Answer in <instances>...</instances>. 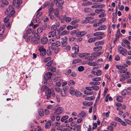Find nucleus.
Wrapping results in <instances>:
<instances>
[{
    "label": "nucleus",
    "instance_id": "nucleus-1",
    "mask_svg": "<svg viewBox=\"0 0 131 131\" xmlns=\"http://www.w3.org/2000/svg\"><path fill=\"white\" fill-rule=\"evenodd\" d=\"M97 67H94L93 68L91 72V73L97 76H100L102 74V72L101 70L98 69Z\"/></svg>",
    "mask_w": 131,
    "mask_h": 131
},
{
    "label": "nucleus",
    "instance_id": "nucleus-2",
    "mask_svg": "<svg viewBox=\"0 0 131 131\" xmlns=\"http://www.w3.org/2000/svg\"><path fill=\"white\" fill-rule=\"evenodd\" d=\"M9 13L10 17L14 16L15 12L14 9L12 5H10L9 6V10H7L5 12V13L6 15L8 14Z\"/></svg>",
    "mask_w": 131,
    "mask_h": 131
},
{
    "label": "nucleus",
    "instance_id": "nucleus-3",
    "mask_svg": "<svg viewBox=\"0 0 131 131\" xmlns=\"http://www.w3.org/2000/svg\"><path fill=\"white\" fill-rule=\"evenodd\" d=\"M130 43L126 39H124L123 40V42L122 43V46L127 48L128 49H130L131 47L130 46Z\"/></svg>",
    "mask_w": 131,
    "mask_h": 131
},
{
    "label": "nucleus",
    "instance_id": "nucleus-4",
    "mask_svg": "<svg viewBox=\"0 0 131 131\" xmlns=\"http://www.w3.org/2000/svg\"><path fill=\"white\" fill-rule=\"evenodd\" d=\"M104 33L103 32H98L93 34V35L95 37V38L97 40L101 39L102 38L103 36L104 35Z\"/></svg>",
    "mask_w": 131,
    "mask_h": 131
},
{
    "label": "nucleus",
    "instance_id": "nucleus-5",
    "mask_svg": "<svg viewBox=\"0 0 131 131\" xmlns=\"http://www.w3.org/2000/svg\"><path fill=\"white\" fill-rule=\"evenodd\" d=\"M54 1L57 7H59L61 9H62L63 8L62 6L64 3L63 0H54Z\"/></svg>",
    "mask_w": 131,
    "mask_h": 131
},
{
    "label": "nucleus",
    "instance_id": "nucleus-6",
    "mask_svg": "<svg viewBox=\"0 0 131 131\" xmlns=\"http://www.w3.org/2000/svg\"><path fill=\"white\" fill-rule=\"evenodd\" d=\"M90 53H83L80 54L79 56L81 58H85V59L89 60H91L92 59L91 58V57H89V56H90Z\"/></svg>",
    "mask_w": 131,
    "mask_h": 131
},
{
    "label": "nucleus",
    "instance_id": "nucleus-7",
    "mask_svg": "<svg viewBox=\"0 0 131 131\" xmlns=\"http://www.w3.org/2000/svg\"><path fill=\"white\" fill-rule=\"evenodd\" d=\"M53 90H50L48 87L47 88L46 90L45 91L46 95L47 96V98L48 99H49L52 93H53Z\"/></svg>",
    "mask_w": 131,
    "mask_h": 131
},
{
    "label": "nucleus",
    "instance_id": "nucleus-8",
    "mask_svg": "<svg viewBox=\"0 0 131 131\" xmlns=\"http://www.w3.org/2000/svg\"><path fill=\"white\" fill-rule=\"evenodd\" d=\"M118 52L120 53L123 55L125 56L127 54V51L122 47H121L118 49Z\"/></svg>",
    "mask_w": 131,
    "mask_h": 131
},
{
    "label": "nucleus",
    "instance_id": "nucleus-9",
    "mask_svg": "<svg viewBox=\"0 0 131 131\" xmlns=\"http://www.w3.org/2000/svg\"><path fill=\"white\" fill-rule=\"evenodd\" d=\"M61 46L62 47H64L67 44V38L66 37H64L61 38Z\"/></svg>",
    "mask_w": 131,
    "mask_h": 131
},
{
    "label": "nucleus",
    "instance_id": "nucleus-10",
    "mask_svg": "<svg viewBox=\"0 0 131 131\" xmlns=\"http://www.w3.org/2000/svg\"><path fill=\"white\" fill-rule=\"evenodd\" d=\"M60 43L59 41H57L55 42H53L51 44V47L52 49H55L58 46H60Z\"/></svg>",
    "mask_w": 131,
    "mask_h": 131
},
{
    "label": "nucleus",
    "instance_id": "nucleus-11",
    "mask_svg": "<svg viewBox=\"0 0 131 131\" xmlns=\"http://www.w3.org/2000/svg\"><path fill=\"white\" fill-rule=\"evenodd\" d=\"M52 74L50 72H47L45 74L44 76L45 80L47 81L48 79H51Z\"/></svg>",
    "mask_w": 131,
    "mask_h": 131
},
{
    "label": "nucleus",
    "instance_id": "nucleus-12",
    "mask_svg": "<svg viewBox=\"0 0 131 131\" xmlns=\"http://www.w3.org/2000/svg\"><path fill=\"white\" fill-rule=\"evenodd\" d=\"M63 111V108L61 107H58L56 111L54 114L55 115L56 114H59L62 113Z\"/></svg>",
    "mask_w": 131,
    "mask_h": 131
},
{
    "label": "nucleus",
    "instance_id": "nucleus-13",
    "mask_svg": "<svg viewBox=\"0 0 131 131\" xmlns=\"http://www.w3.org/2000/svg\"><path fill=\"white\" fill-rule=\"evenodd\" d=\"M79 48V46L77 45H76L72 47V50L74 52V53L76 54L78 52Z\"/></svg>",
    "mask_w": 131,
    "mask_h": 131
},
{
    "label": "nucleus",
    "instance_id": "nucleus-14",
    "mask_svg": "<svg viewBox=\"0 0 131 131\" xmlns=\"http://www.w3.org/2000/svg\"><path fill=\"white\" fill-rule=\"evenodd\" d=\"M128 66V64L126 63H123L122 65H117L116 66V67L118 69H121L125 68V67H127Z\"/></svg>",
    "mask_w": 131,
    "mask_h": 131
},
{
    "label": "nucleus",
    "instance_id": "nucleus-15",
    "mask_svg": "<svg viewBox=\"0 0 131 131\" xmlns=\"http://www.w3.org/2000/svg\"><path fill=\"white\" fill-rule=\"evenodd\" d=\"M56 31H51L48 34V36L49 38L53 37L56 35Z\"/></svg>",
    "mask_w": 131,
    "mask_h": 131
},
{
    "label": "nucleus",
    "instance_id": "nucleus-16",
    "mask_svg": "<svg viewBox=\"0 0 131 131\" xmlns=\"http://www.w3.org/2000/svg\"><path fill=\"white\" fill-rule=\"evenodd\" d=\"M2 29H0V38L2 39L3 38V34L4 31L5 26L4 24H2Z\"/></svg>",
    "mask_w": 131,
    "mask_h": 131
},
{
    "label": "nucleus",
    "instance_id": "nucleus-17",
    "mask_svg": "<svg viewBox=\"0 0 131 131\" xmlns=\"http://www.w3.org/2000/svg\"><path fill=\"white\" fill-rule=\"evenodd\" d=\"M86 32L85 31H79L78 30V34H77V37H81L86 34Z\"/></svg>",
    "mask_w": 131,
    "mask_h": 131
},
{
    "label": "nucleus",
    "instance_id": "nucleus-18",
    "mask_svg": "<svg viewBox=\"0 0 131 131\" xmlns=\"http://www.w3.org/2000/svg\"><path fill=\"white\" fill-rule=\"evenodd\" d=\"M47 38L45 36L42 37L41 39V42L43 44H46L48 42Z\"/></svg>",
    "mask_w": 131,
    "mask_h": 131
},
{
    "label": "nucleus",
    "instance_id": "nucleus-19",
    "mask_svg": "<svg viewBox=\"0 0 131 131\" xmlns=\"http://www.w3.org/2000/svg\"><path fill=\"white\" fill-rule=\"evenodd\" d=\"M80 125H78L75 126L73 128L74 131H80L81 129Z\"/></svg>",
    "mask_w": 131,
    "mask_h": 131
},
{
    "label": "nucleus",
    "instance_id": "nucleus-20",
    "mask_svg": "<svg viewBox=\"0 0 131 131\" xmlns=\"http://www.w3.org/2000/svg\"><path fill=\"white\" fill-rule=\"evenodd\" d=\"M53 4L51 3L49 4L48 2H46L43 5V7L44 8H45L47 7V6L48 5V7L50 6L51 7H52L53 6Z\"/></svg>",
    "mask_w": 131,
    "mask_h": 131
},
{
    "label": "nucleus",
    "instance_id": "nucleus-21",
    "mask_svg": "<svg viewBox=\"0 0 131 131\" xmlns=\"http://www.w3.org/2000/svg\"><path fill=\"white\" fill-rule=\"evenodd\" d=\"M107 28V27L105 25H102L99 26L97 28L98 30H105Z\"/></svg>",
    "mask_w": 131,
    "mask_h": 131
},
{
    "label": "nucleus",
    "instance_id": "nucleus-22",
    "mask_svg": "<svg viewBox=\"0 0 131 131\" xmlns=\"http://www.w3.org/2000/svg\"><path fill=\"white\" fill-rule=\"evenodd\" d=\"M74 91L75 89L73 87H70L69 89V93L71 95H74L75 92Z\"/></svg>",
    "mask_w": 131,
    "mask_h": 131
},
{
    "label": "nucleus",
    "instance_id": "nucleus-23",
    "mask_svg": "<svg viewBox=\"0 0 131 131\" xmlns=\"http://www.w3.org/2000/svg\"><path fill=\"white\" fill-rule=\"evenodd\" d=\"M86 113L84 111L81 112V113L79 114L78 115V117H83L84 116H85Z\"/></svg>",
    "mask_w": 131,
    "mask_h": 131
},
{
    "label": "nucleus",
    "instance_id": "nucleus-24",
    "mask_svg": "<svg viewBox=\"0 0 131 131\" xmlns=\"http://www.w3.org/2000/svg\"><path fill=\"white\" fill-rule=\"evenodd\" d=\"M104 43V41L103 40L95 42L94 43V45L95 46H97L101 45H102Z\"/></svg>",
    "mask_w": 131,
    "mask_h": 131
},
{
    "label": "nucleus",
    "instance_id": "nucleus-25",
    "mask_svg": "<svg viewBox=\"0 0 131 131\" xmlns=\"http://www.w3.org/2000/svg\"><path fill=\"white\" fill-rule=\"evenodd\" d=\"M93 104L92 102H83V105H86L87 106H90Z\"/></svg>",
    "mask_w": 131,
    "mask_h": 131
},
{
    "label": "nucleus",
    "instance_id": "nucleus-26",
    "mask_svg": "<svg viewBox=\"0 0 131 131\" xmlns=\"http://www.w3.org/2000/svg\"><path fill=\"white\" fill-rule=\"evenodd\" d=\"M61 94L62 96L64 97L67 95L66 90L62 89L61 91Z\"/></svg>",
    "mask_w": 131,
    "mask_h": 131
},
{
    "label": "nucleus",
    "instance_id": "nucleus-27",
    "mask_svg": "<svg viewBox=\"0 0 131 131\" xmlns=\"http://www.w3.org/2000/svg\"><path fill=\"white\" fill-rule=\"evenodd\" d=\"M84 92L85 94L87 95H91L93 94V95H95V93L94 94L93 93L94 92V91L89 92L85 90L84 91Z\"/></svg>",
    "mask_w": 131,
    "mask_h": 131
},
{
    "label": "nucleus",
    "instance_id": "nucleus-28",
    "mask_svg": "<svg viewBox=\"0 0 131 131\" xmlns=\"http://www.w3.org/2000/svg\"><path fill=\"white\" fill-rule=\"evenodd\" d=\"M54 15L56 17H58L59 15V10L57 8H56L54 9Z\"/></svg>",
    "mask_w": 131,
    "mask_h": 131
},
{
    "label": "nucleus",
    "instance_id": "nucleus-29",
    "mask_svg": "<svg viewBox=\"0 0 131 131\" xmlns=\"http://www.w3.org/2000/svg\"><path fill=\"white\" fill-rule=\"evenodd\" d=\"M101 79L100 77H96L92 79V81L95 82H99L98 81L101 80Z\"/></svg>",
    "mask_w": 131,
    "mask_h": 131
},
{
    "label": "nucleus",
    "instance_id": "nucleus-30",
    "mask_svg": "<svg viewBox=\"0 0 131 131\" xmlns=\"http://www.w3.org/2000/svg\"><path fill=\"white\" fill-rule=\"evenodd\" d=\"M102 46H99L94 47L93 48V50L95 51H97L101 49Z\"/></svg>",
    "mask_w": 131,
    "mask_h": 131
},
{
    "label": "nucleus",
    "instance_id": "nucleus-31",
    "mask_svg": "<svg viewBox=\"0 0 131 131\" xmlns=\"http://www.w3.org/2000/svg\"><path fill=\"white\" fill-rule=\"evenodd\" d=\"M91 17H88L86 18L85 20L82 21V24L83 23H89L90 21L89 20V19H90Z\"/></svg>",
    "mask_w": 131,
    "mask_h": 131
},
{
    "label": "nucleus",
    "instance_id": "nucleus-32",
    "mask_svg": "<svg viewBox=\"0 0 131 131\" xmlns=\"http://www.w3.org/2000/svg\"><path fill=\"white\" fill-rule=\"evenodd\" d=\"M92 4V2L88 1L83 3H82V5L84 6H87L91 5Z\"/></svg>",
    "mask_w": 131,
    "mask_h": 131
},
{
    "label": "nucleus",
    "instance_id": "nucleus-33",
    "mask_svg": "<svg viewBox=\"0 0 131 131\" xmlns=\"http://www.w3.org/2000/svg\"><path fill=\"white\" fill-rule=\"evenodd\" d=\"M69 117L67 115H65L63 116L62 117L61 119V121L62 122H64L65 121H66V119H68Z\"/></svg>",
    "mask_w": 131,
    "mask_h": 131
},
{
    "label": "nucleus",
    "instance_id": "nucleus-34",
    "mask_svg": "<svg viewBox=\"0 0 131 131\" xmlns=\"http://www.w3.org/2000/svg\"><path fill=\"white\" fill-rule=\"evenodd\" d=\"M96 40V38L95 37L94 38H91L89 39L88 41V42L91 43L95 41Z\"/></svg>",
    "mask_w": 131,
    "mask_h": 131
},
{
    "label": "nucleus",
    "instance_id": "nucleus-35",
    "mask_svg": "<svg viewBox=\"0 0 131 131\" xmlns=\"http://www.w3.org/2000/svg\"><path fill=\"white\" fill-rule=\"evenodd\" d=\"M92 10L90 8H87L84 9V11L86 13H89L92 12Z\"/></svg>",
    "mask_w": 131,
    "mask_h": 131
},
{
    "label": "nucleus",
    "instance_id": "nucleus-36",
    "mask_svg": "<svg viewBox=\"0 0 131 131\" xmlns=\"http://www.w3.org/2000/svg\"><path fill=\"white\" fill-rule=\"evenodd\" d=\"M95 98L94 96L90 97H86L85 98V100H86L91 101L93 100Z\"/></svg>",
    "mask_w": 131,
    "mask_h": 131
},
{
    "label": "nucleus",
    "instance_id": "nucleus-37",
    "mask_svg": "<svg viewBox=\"0 0 131 131\" xmlns=\"http://www.w3.org/2000/svg\"><path fill=\"white\" fill-rule=\"evenodd\" d=\"M88 64L90 65L93 66H95L98 65V63H97L96 61L90 62L88 63Z\"/></svg>",
    "mask_w": 131,
    "mask_h": 131
},
{
    "label": "nucleus",
    "instance_id": "nucleus-38",
    "mask_svg": "<svg viewBox=\"0 0 131 131\" xmlns=\"http://www.w3.org/2000/svg\"><path fill=\"white\" fill-rule=\"evenodd\" d=\"M82 94L79 91L76 90L74 94L77 96H80Z\"/></svg>",
    "mask_w": 131,
    "mask_h": 131
},
{
    "label": "nucleus",
    "instance_id": "nucleus-39",
    "mask_svg": "<svg viewBox=\"0 0 131 131\" xmlns=\"http://www.w3.org/2000/svg\"><path fill=\"white\" fill-rule=\"evenodd\" d=\"M89 57H91V58L92 59L90 60H92L93 59H94L96 57V52H93L91 54V56H89Z\"/></svg>",
    "mask_w": 131,
    "mask_h": 131
},
{
    "label": "nucleus",
    "instance_id": "nucleus-40",
    "mask_svg": "<svg viewBox=\"0 0 131 131\" xmlns=\"http://www.w3.org/2000/svg\"><path fill=\"white\" fill-rule=\"evenodd\" d=\"M78 30H72L70 32V34L72 35L75 34L76 36H77V34H78Z\"/></svg>",
    "mask_w": 131,
    "mask_h": 131
},
{
    "label": "nucleus",
    "instance_id": "nucleus-41",
    "mask_svg": "<svg viewBox=\"0 0 131 131\" xmlns=\"http://www.w3.org/2000/svg\"><path fill=\"white\" fill-rule=\"evenodd\" d=\"M51 125L50 122H48L46 123L45 125V127L46 128H48L50 127Z\"/></svg>",
    "mask_w": 131,
    "mask_h": 131
},
{
    "label": "nucleus",
    "instance_id": "nucleus-42",
    "mask_svg": "<svg viewBox=\"0 0 131 131\" xmlns=\"http://www.w3.org/2000/svg\"><path fill=\"white\" fill-rule=\"evenodd\" d=\"M62 82L63 80H62L61 79L60 80L59 82L56 83V86L58 87H60L61 86V83Z\"/></svg>",
    "mask_w": 131,
    "mask_h": 131
},
{
    "label": "nucleus",
    "instance_id": "nucleus-43",
    "mask_svg": "<svg viewBox=\"0 0 131 131\" xmlns=\"http://www.w3.org/2000/svg\"><path fill=\"white\" fill-rule=\"evenodd\" d=\"M38 113L41 116H42L43 115L44 112L43 111L42 109H40L38 111Z\"/></svg>",
    "mask_w": 131,
    "mask_h": 131
},
{
    "label": "nucleus",
    "instance_id": "nucleus-44",
    "mask_svg": "<svg viewBox=\"0 0 131 131\" xmlns=\"http://www.w3.org/2000/svg\"><path fill=\"white\" fill-rule=\"evenodd\" d=\"M90 84L91 85H99L100 84V82L91 81L90 82Z\"/></svg>",
    "mask_w": 131,
    "mask_h": 131
},
{
    "label": "nucleus",
    "instance_id": "nucleus-45",
    "mask_svg": "<svg viewBox=\"0 0 131 131\" xmlns=\"http://www.w3.org/2000/svg\"><path fill=\"white\" fill-rule=\"evenodd\" d=\"M97 85H93L92 86V90L97 91L99 90V88Z\"/></svg>",
    "mask_w": 131,
    "mask_h": 131
},
{
    "label": "nucleus",
    "instance_id": "nucleus-46",
    "mask_svg": "<svg viewBox=\"0 0 131 131\" xmlns=\"http://www.w3.org/2000/svg\"><path fill=\"white\" fill-rule=\"evenodd\" d=\"M46 50H45L42 51H40V55L42 56H44L46 54Z\"/></svg>",
    "mask_w": 131,
    "mask_h": 131
},
{
    "label": "nucleus",
    "instance_id": "nucleus-47",
    "mask_svg": "<svg viewBox=\"0 0 131 131\" xmlns=\"http://www.w3.org/2000/svg\"><path fill=\"white\" fill-rule=\"evenodd\" d=\"M127 93V90H124L122 92V94L123 97H125V95Z\"/></svg>",
    "mask_w": 131,
    "mask_h": 131
},
{
    "label": "nucleus",
    "instance_id": "nucleus-48",
    "mask_svg": "<svg viewBox=\"0 0 131 131\" xmlns=\"http://www.w3.org/2000/svg\"><path fill=\"white\" fill-rule=\"evenodd\" d=\"M54 9L53 8H50L48 12L49 14H48L49 16H50V15L52 14L53 12H54Z\"/></svg>",
    "mask_w": 131,
    "mask_h": 131
},
{
    "label": "nucleus",
    "instance_id": "nucleus-49",
    "mask_svg": "<svg viewBox=\"0 0 131 131\" xmlns=\"http://www.w3.org/2000/svg\"><path fill=\"white\" fill-rule=\"evenodd\" d=\"M69 33V31H62L61 33V35H64L68 34Z\"/></svg>",
    "mask_w": 131,
    "mask_h": 131
},
{
    "label": "nucleus",
    "instance_id": "nucleus-50",
    "mask_svg": "<svg viewBox=\"0 0 131 131\" xmlns=\"http://www.w3.org/2000/svg\"><path fill=\"white\" fill-rule=\"evenodd\" d=\"M64 18V20H65V21L67 23L70 21L71 20V18L67 17H65Z\"/></svg>",
    "mask_w": 131,
    "mask_h": 131
},
{
    "label": "nucleus",
    "instance_id": "nucleus-51",
    "mask_svg": "<svg viewBox=\"0 0 131 131\" xmlns=\"http://www.w3.org/2000/svg\"><path fill=\"white\" fill-rule=\"evenodd\" d=\"M106 20L105 18H103L101 19L98 22L100 24H101L102 23L104 22Z\"/></svg>",
    "mask_w": 131,
    "mask_h": 131
},
{
    "label": "nucleus",
    "instance_id": "nucleus-52",
    "mask_svg": "<svg viewBox=\"0 0 131 131\" xmlns=\"http://www.w3.org/2000/svg\"><path fill=\"white\" fill-rule=\"evenodd\" d=\"M38 50L39 51L45 50L43 46H42L39 45L38 47Z\"/></svg>",
    "mask_w": 131,
    "mask_h": 131
},
{
    "label": "nucleus",
    "instance_id": "nucleus-53",
    "mask_svg": "<svg viewBox=\"0 0 131 131\" xmlns=\"http://www.w3.org/2000/svg\"><path fill=\"white\" fill-rule=\"evenodd\" d=\"M84 70V67L82 66H80L78 68V70L80 72Z\"/></svg>",
    "mask_w": 131,
    "mask_h": 131
},
{
    "label": "nucleus",
    "instance_id": "nucleus-54",
    "mask_svg": "<svg viewBox=\"0 0 131 131\" xmlns=\"http://www.w3.org/2000/svg\"><path fill=\"white\" fill-rule=\"evenodd\" d=\"M107 130L108 131H112L113 130L114 128L111 126H109L107 127Z\"/></svg>",
    "mask_w": 131,
    "mask_h": 131
},
{
    "label": "nucleus",
    "instance_id": "nucleus-55",
    "mask_svg": "<svg viewBox=\"0 0 131 131\" xmlns=\"http://www.w3.org/2000/svg\"><path fill=\"white\" fill-rule=\"evenodd\" d=\"M119 70H120V72L121 73H125L126 71L127 70L126 68L124 69H118Z\"/></svg>",
    "mask_w": 131,
    "mask_h": 131
},
{
    "label": "nucleus",
    "instance_id": "nucleus-56",
    "mask_svg": "<svg viewBox=\"0 0 131 131\" xmlns=\"http://www.w3.org/2000/svg\"><path fill=\"white\" fill-rule=\"evenodd\" d=\"M43 29L41 27H39L37 30V33L40 34L42 32Z\"/></svg>",
    "mask_w": 131,
    "mask_h": 131
},
{
    "label": "nucleus",
    "instance_id": "nucleus-57",
    "mask_svg": "<svg viewBox=\"0 0 131 131\" xmlns=\"http://www.w3.org/2000/svg\"><path fill=\"white\" fill-rule=\"evenodd\" d=\"M2 1L3 2V3L1 5V7L2 6V7H3V5L4 4L5 5H7L8 3V2L5 0H2ZM2 8V7H1Z\"/></svg>",
    "mask_w": 131,
    "mask_h": 131
},
{
    "label": "nucleus",
    "instance_id": "nucleus-58",
    "mask_svg": "<svg viewBox=\"0 0 131 131\" xmlns=\"http://www.w3.org/2000/svg\"><path fill=\"white\" fill-rule=\"evenodd\" d=\"M117 100L118 102H122V98L121 96H117L116 99Z\"/></svg>",
    "mask_w": 131,
    "mask_h": 131
},
{
    "label": "nucleus",
    "instance_id": "nucleus-59",
    "mask_svg": "<svg viewBox=\"0 0 131 131\" xmlns=\"http://www.w3.org/2000/svg\"><path fill=\"white\" fill-rule=\"evenodd\" d=\"M36 14V17L37 18H38L39 17L41 16L42 14V13L40 12H37Z\"/></svg>",
    "mask_w": 131,
    "mask_h": 131
},
{
    "label": "nucleus",
    "instance_id": "nucleus-60",
    "mask_svg": "<svg viewBox=\"0 0 131 131\" xmlns=\"http://www.w3.org/2000/svg\"><path fill=\"white\" fill-rule=\"evenodd\" d=\"M67 124L66 125V127L64 128V129L67 130H70L72 129V127L70 126H67Z\"/></svg>",
    "mask_w": 131,
    "mask_h": 131
},
{
    "label": "nucleus",
    "instance_id": "nucleus-61",
    "mask_svg": "<svg viewBox=\"0 0 131 131\" xmlns=\"http://www.w3.org/2000/svg\"><path fill=\"white\" fill-rule=\"evenodd\" d=\"M47 88L48 87L46 86H42L41 88V90L42 92H43L45 90V91L46 90Z\"/></svg>",
    "mask_w": 131,
    "mask_h": 131
},
{
    "label": "nucleus",
    "instance_id": "nucleus-62",
    "mask_svg": "<svg viewBox=\"0 0 131 131\" xmlns=\"http://www.w3.org/2000/svg\"><path fill=\"white\" fill-rule=\"evenodd\" d=\"M110 113V112L109 111H108L106 113H104L103 114V115L104 116H106L107 117H108L109 116V114Z\"/></svg>",
    "mask_w": 131,
    "mask_h": 131
},
{
    "label": "nucleus",
    "instance_id": "nucleus-63",
    "mask_svg": "<svg viewBox=\"0 0 131 131\" xmlns=\"http://www.w3.org/2000/svg\"><path fill=\"white\" fill-rule=\"evenodd\" d=\"M80 62V60L76 59L73 60L72 62L73 64H75L78 62Z\"/></svg>",
    "mask_w": 131,
    "mask_h": 131
},
{
    "label": "nucleus",
    "instance_id": "nucleus-64",
    "mask_svg": "<svg viewBox=\"0 0 131 131\" xmlns=\"http://www.w3.org/2000/svg\"><path fill=\"white\" fill-rule=\"evenodd\" d=\"M75 83V82L73 80H71L68 82V84L69 85L70 84L74 85Z\"/></svg>",
    "mask_w": 131,
    "mask_h": 131
}]
</instances>
